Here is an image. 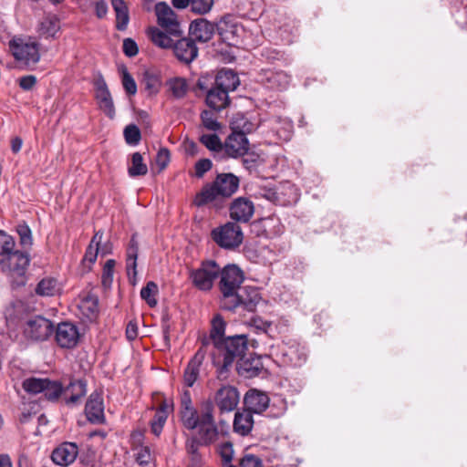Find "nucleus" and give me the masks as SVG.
<instances>
[{"label": "nucleus", "mask_w": 467, "mask_h": 467, "mask_svg": "<svg viewBox=\"0 0 467 467\" xmlns=\"http://www.w3.org/2000/svg\"><path fill=\"white\" fill-rule=\"evenodd\" d=\"M239 178L233 173L217 175L212 182L204 185L194 198L193 203L198 206L208 205L219 210L223 207L226 200L230 198L239 187Z\"/></svg>", "instance_id": "f03ea898"}, {"label": "nucleus", "mask_w": 467, "mask_h": 467, "mask_svg": "<svg viewBox=\"0 0 467 467\" xmlns=\"http://www.w3.org/2000/svg\"><path fill=\"white\" fill-rule=\"evenodd\" d=\"M234 298L229 301H222L223 306L228 310L243 307L244 310L253 312L261 300L258 291L254 288L239 289L234 294Z\"/></svg>", "instance_id": "9b49d317"}, {"label": "nucleus", "mask_w": 467, "mask_h": 467, "mask_svg": "<svg viewBox=\"0 0 467 467\" xmlns=\"http://www.w3.org/2000/svg\"><path fill=\"white\" fill-rule=\"evenodd\" d=\"M41 52H45L38 43L31 42V62L36 63L39 61Z\"/></svg>", "instance_id": "052dcab7"}, {"label": "nucleus", "mask_w": 467, "mask_h": 467, "mask_svg": "<svg viewBox=\"0 0 467 467\" xmlns=\"http://www.w3.org/2000/svg\"><path fill=\"white\" fill-rule=\"evenodd\" d=\"M206 104L216 111L225 109L229 104L228 93L216 85L207 91Z\"/></svg>", "instance_id": "bb28decb"}, {"label": "nucleus", "mask_w": 467, "mask_h": 467, "mask_svg": "<svg viewBox=\"0 0 467 467\" xmlns=\"http://www.w3.org/2000/svg\"><path fill=\"white\" fill-rule=\"evenodd\" d=\"M123 52L130 57H135L139 52L136 42L131 38H125L123 41Z\"/></svg>", "instance_id": "864d4df0"}, {"label": "nucleus", "mask_w": 467, "mask_h": 467, "mask_svg": "<svg viewBox=\"0 0 467 467\" xmlns=\"http://www.w3.org/2000/svg\"><path fill=\"white\" fill-rule=\"evenodd\" d=\"M125 140L128 144L136 145L140 140V131L135 125H129L124 130Z\"/></svg>", "instance_id": "09e8293b"}, {"label": "nucleus", "mask_w": 467, "mask_h": 467, "mask_svg": "<svg viewBox=\"0 0 467 467\" xmlns=\"http://www.w3.org/2000/svg\"><path fill=\"white\" fill-rule=\"evenodd\" d=\"M214 34V25L204 18L192 21L189 28V36L194 42L206 43L210 41Z\"/></svg>", "instance_id": "f3484780"}, {"label": "nucleus", "mask_w": 467, "mask_h": 467, "mask_svg": "<svg viewBox=\"0 0 467 467\" xmlns=\"http://www.w3.org/2000/svg\"><path fill=\"white\" fill-rule=\"evenodd\" d=\"M266 81L271 88H285L290 81L289 76L284 71L269 72Z\"/></svg>", "instance_id": "e433bc0d"}, {"label": "nucleus", "mask_w": 467, "mask_h": 467, "mask_svg": "<svg viewBox=\"0 0 467 467\" xmlns=\"http://www.w3.org/2000/svg\"><path fill=\"white\" fill-rule=\"evenodd\" d=\"M155 13L160 26L165 29L171 36L180 37L182 30L177 20L176 14L165 2H160L155 5Z\"/></svg>", "instance_id": "f8f14e48"}, {"label": "nucleus", "mask_w": 467, "mask_h": 467, "mask_svg": "<svg viewBox=\"0 0 467 467\" xmlns=\"http://www.w3.org/2000/svg\"><path fill=\"white\" fill-rule=\"evenodd\" d=\"M86 392V383L83 380L71 381L63 389L57 381L31 377V394L42 393L48 400H57L62 395L67 405H75Z\"/></svg>", "instance_id": "7ed1b4c3"}, {"label": "nucleus", "mask_w": 467, "mask_h": 467, "mask_svg": "<svg viewBox=\"0 0 467 467\" xmlns=\"http://www.w3.org/2000/svg\"><path fill=\"white\" fill-rule=\"evenodd\" d=\"M59 291L58 281L51 276L41 279L35 288V292L40 296H53Z\"/></svg>", "instance_id": "72a5a7b5"}, {"label": "nucleus", "mask_w": 467, "mask_h": 467, "mask_svg": "<svg viewBox=\"0 0 467 467\" xmlns=\"http://www.w3.org/2000/svg\"><path fill=\"white\" fill-rule=\"evenodd\" d=\"M239 84L240 81L238 76L231 69L220 70L214 80V85L219 88L225 90L227 93L235 90Z\"/></svg>", "instance_id": "cd10ccee"}, {"label": "nucleus", "mask_w": 467, "mask_h": 467, "mask_svg": "<svg viewBox=\"0 0 467 467\" xmlns=\"http://www.w3.org/2000/svg\"><path fill=\"white\" fill-rule=\"evenodd\" d=\"M17 234L20 236L21 244L29 243V226L26 223L17 226Z\"/></svg>", "instance_id": "13d9d810"}, {"label": "nucleus", "mask_w": 467, "mask_h": 467, "mask_svg": "<svg viewBox=\"0 0 467 467\" xmlns=\"http://www.w3.org/2000/svg\"><path fill=\"white\" fill-rule=\"evenodd\" d=\"M78 338V330L73 324L64 322L57 326L56 330V340L61 348H74L77 345Z\"/></svg>", "instance_id": "6ab92c4d"}, {"label": "nucleus", "mask_w": 467, "mask_h": 467, "mask_svg": "<svg viewBox=\"0 0 467 467\" xmlns=\"http://www.w3.org/2000/svg\"><path fill=\"white\" fill-rule=\"evenodd\" d=\"M53 330V325L48 319L41 316L31 319V340H46L52 335Z\"/></svg>", "instance_id": "5701e85b"}, {"label": "nucleus", "mask_w": 467, "mask_h": 467, "mask_svg": "<svg viewBox=\"0 0 467 467\" xmlns=\"http://www.w3.org/2000/svg\"><path fill=\"white\" fill-rule=\"evenodd\" d=\"M213 241L222 248L234 249L243 242V232L235 223H226L212 231Z\"/></svg>", "instance_id": "6e6552de"}, {"label": "nucleus", "mask_w": 467, "mask_h": 467, "mask_svg": "<svg viewBox=\"0 0 467 467\" xmlns=\"http://www.w3.org/2000/svg\"><path fill=\"white\" fill-rule=\"evenodd\" d=\"M239 392L232 386H222L215 393L214 403L222 413L235 410L239 403Z\"/></svg>", "instance_id": "ddd939ff"}, {"label": "nucleus", "mask_w": 467, "mask_h": 467, "mask_svg": "<svg viewBox=\"0 0 467 467\" xmlns=\"http://www.w3.org/2000/svg\"><path fill=\"white\" fill-rule=\"evenodd\" d=\"M111 5L116 14V28L124 31L129 24V9L124 0H111Z\"/></svg>", "instance_id": "473e14b6"}, {"label": "nucleus", "mask_w": 467, "mask_h": 467, "mask_svg": "<svg viewBox=\"0 0 467 467\" xmlns=\"http://www.w3.org/2000/svg\"><path fill=\"white\" fill-rule=\"evenodd\" d=\"M136 461L140 465H146L150 461V453L148 448H142L137 454Z\"/></svg>", "instance_id": "4d7b16f0"}, {"label": "nucleus", "mask_w": 467, "mask_h": 467, "mask_svg": "<svg viewBox=\"0 0 467 467\" xmlns=\"http://www.w3.org/2000/svg\"><path fill=\"white\" fill-rule=\"evenodd\" d=\"M212 168V161L209 159H202L195 164V175L202 178L205 172Z\"/></svg>", "instance_id": "5fc2aeb1"}, {"label": "nucleus", "mask_w": 467, "mask_h": 467, "mask_svg": "<svg viewBox=\"0 0 467 467\" xmlns=\"http://www.w3.org/2000/svg\"><path fill=\"white\" fill-rule=\"evenodd\" d=\"M213 5V0H191V11L194 14L208 13Z\"/></svg>", "instance_id": "de8ad7c7"}, {"label": "nucleus", "mask_w": 467, "mask_h": 467, "mask_svg": "<svg viewBox=\"0 0 467 467\" xmlns=\"http://www.w3.org/2000/svg\"><path fill=\"white\" fill-rule=\"evenodd\" d=\"M96 99L99 108L109 118L115 115V108L110 92L102 75H98L94 79Z\"/></svg>", "instance_id": "4468645a"}, {"label": "nucleus", "mask_w": 467, "mask_h": 467, "mask_svg": "<svg viewBox=\"0 0 467 467\" xmlns=\"http://www.w3.org/2000/svg\"><path fill=\"white\" fill-rule=\"evenodd\" d=\"M23 145V140L19 137H15L11 140V149L14 153H17Z\"/></svg>", "instance_id": "774afa93"}, {"label": "nucleus", "mask_w": 467, "mask_h": 467, "mask_svg": "<svg viewBox=\"0 0 467 467\" xmlns=\"http://www.w3.org/2000/svg\"><path fill=\"white\" fill-rule=\"evenodd\" d=\"M168 86L175 99H182L188 92L187 82L182 78H175L169 80Z\"/></svg>", "instance_id": "58836bf2"}, {"label": "nucleus", "mask_w": 467, "mask_h": 467, "mask_svg": "<svg viewBox=\"0 0 467 467\" xmlns=\"http://www.w3.org/2000/svg\"><path fill=\"white\" fill-rule=\"evenodd\" d=\"M220 288L223 294V301L232 300L234 294L240 289V285L244 281L243 272L234 265H228L222 270L220 269Z\"/></svg>", "instance_id": "1a4fd4ad"}, {"label": "nucleus", "mask_w": 467, "mask_h": 467, "mask_svg": "<svg viewBox=\"0 0 467 467\" xmlns=\"http://www.w3.org/2000/svg\"><path fill=\"white\" fill-rule=\"evenodd\" d=\"M78 307L83 317L93 320L96 318L99 311V299L91 294L84 295L78 305Z\"/></svg>", "instance_id": "c85d7f7f"}, {"label": "nucleus", "mask_w": 467, "mask_h": 467, "mask_svg": "<svg viewBox=\"0 0 467 467\" xmlns=\"http://www.w3.org/2000/svg\"><path fill=\"white\" fill-rule=\"evenodd\" d=\"M180 414L182 423L186 429L192 431L200 424L201 412L198 413L194 408L181 410Z\"/></svg>", "instance_id": "f704fd0d"}, {"label": "nucleus", "mask_w": 467, "mask_h": 467, "mask_svg": "<svg viewBox=\"0 0 467 467\" xmlns=\"http://www.w3.org/2000/svg\"><path fill=\"white\" fill-rule=\"evenodd\" d=\"M12 236L0 231V265L10 277L11 288L19 292L28 281L29 255L26 251L14 250Z\"/></svg>", "instance_id": "f257e3e1"}, {"label": "nucleus", "mask_w": 467, "mask_h": 467, "mask_svg": "<svg viewBox=\"0 0 467 467\" xmlns=\"http://www.w3.org/2000/svg\"><path fill=\"white\" fill-rule=\"evenodd\" d=\"M95 11L98 18H103L108 13V5L105 0H98L95 2Z\"/></svg>", "instance_id": "6e6d98bb"}, {"label": "nucleus", "mask_w": 467, "mask_h": 467, "mask_svg": "<svg viewBox=\"0 0 467 467\" xmlns=\"http://www.w3.org/2000/svg\"><path fill=\"white\" fill-rule=\"evenodd\" d=\"M254 426L253 415L249 410L237 411L234 420V430L243 436L247 435Z\"/></svg>", "instance_id": "c756f323"}, {"label": "nucleus", "mask_w": 467, "mask_h": 467, "mask_svg": "<svg viewBox=\"0 0 467 467\" xmlns=\"http://www.w3.org/2000/svg\"><path fill=\"white\" fill-rule=\"evenodd\" d=\"M85 412L88 420L96 424L104 422V406L101 396L99 393H92L86 404Z\"/></svg>", "instance_id": "4be33fe9"}, {"label": "nucleus", "mask_w": 467, "mask_h": 467, "mask_svg": "<svg viewBox=\"0 0 467 467\" xmlns=\"http://www.w3.org/2000/svg\"><path fill=\"white\" fill-rule=\"evenodd\" d=\"M78 448L73 442H64L52 452L53 462L61 466H68L77 458Z\"/></svg>", "instance_id": "412c9836"}, {"label": "nucleus", "mask_w": 467, "mask_h": 467, "mask_svg": "<svg viewBox=\"0 0 467 467\" xmlns=\"http://www.w3.org/2000/svg\"><path fill=\"white\" fill-rule=\"evenodd\" d=\"M225 326L226 324L221 315L214 316L212 320V327L209 337H204L202 339V348L204 347L208 348L219 341L226 339L224 337Z\"/></svg>", "instance_id": "393cba45"}, {"label": "nucleus", "mask_w": 467, "mask_h": 467, "mask_svg": "<svg viewBox=\"0 0 467 467\" xmlns=\"http://www.w3.org/2000/svg\"><path fill=\"white\" fill-rule=\"evenodd\" d=\"M59 29V21L56 16L45 17L38 26V32L42 36H53Z\"/></svg>", "instance_id": "4c0bfd02"}, {"label": "nucleus", "mask_w": 467, "mask_h": 467, "mask_svg": "<svg viewBox=\"0 0 467 467\" xmlns=\"http://www.w3.org/2000/svg\"><path fill=\"white\" fill-rule=\"evenodd\" d=\"M138 257V242L136 241L135 235L130 239L129 247L127 249V258L137 259Z\"/></svg>", "instance_id": "bf43d9fd"}, {"label": "nucleus", "mask_w": 467, "mask_h": 467, "mask_svg": "<svg viewBox=\"0 0 467 467\" xmlns=\"http://www.w3.org/2000/svg\"><path fill=\"white\" fill-rule=\"evenodd\" d=\"M5 317L10 328L26 332L29 326V304L27 299L16 298L5 307Z\"/></svg>", "instance_id": "0eeeda50"}, {"label": "nucleus", "mask_w": 467, "mask_h": 467, "mask_svg": "<svg viewBox=\"0 0 467 467\" xmlns=\"http://www.w3.org/2000/svg\"><path fill=\"white\" fill-rule=\"evenodd\" d=\"M171 160V154L168 149L161 148L159 150L156 155V164L159 167V171H163L169 164Z\"/></svg>", "instance_id": "8fccbe9b"}, {"label": "nucleus", "mask_w": 467, "mask_h": 467, "mask_svg": "<svg viewBox=\"0 0 467 467\" xmlns=\"http://www.w3.org/2000/svg\"><path fill=\"white\" fill-rule=\"evenodd\" d=\"M148 172V166L143 161L142 155L140 152H134L131 155L130 164L128 167V173L130 177L144 176Z\"/></svg>", "instance_id": "c9c22d12"}, {"label": "nucleus", "mask_w": 467, "mask_h": 467, "mask_svg": "<svg viewBox=\"0 0 467 467\" xmlns=\"http://www.w3.org/2000/svg\"><path fill=\"white\" fill-rule=\"evenodd\" d=\"M244 401L245 410H249L252 414L253 412L262 413L265 411L269 406L270 400L265 392L250 389L245 394Z\"/></svg>", "instance_id": "aec40b11"}, {"label": "nucleus", "mask_w": 467, "mask_h": 467, "mask_svg": "<svg viewBox=\"0 0 467 467\" xmlns=\"http://www.w3.org/2000/svg\"><path fill=\"white\" fill-rule=\"evenodd\" d=\"M263 196L272 202H279L277 192L274 190H271V189L265 190V192L263 193Z\"/></svg>", "instance_id": "338daca9"}, {"label": "nucleus", "mask_w": 467, "mask_h": 467, "mask_svg": "<svg viewBox=\"0 0 467 467\" xmlns=\"http://www.w3.org/2000/svg\"><path fill=\"white\" fill-rule=\"evenodd\" d=\"M210 348L213 365L217 368L219 378H226L228 368L248 350L247 340L243 336L227 337Z\"/></svg>", "instance_id": "20e7f679"}, {"label": "nucleus", "mask_w": 467, "mask_h": 467, "mask_svg": "<svg viewBox=\"0 0 467 467\" xmlns=\"http://www.w3.org/2000/svg\"><path fill=\"white\" fill-rule=\"evenodd\" d=\"M200 443L210 445L219 439V431L213 416V404L207 400L201 406V421L197 426Z\"/></svg>", "instance_id": "423d86ee"}, {"label": "nucleus", "mask_w": 467, "mask_h": 467, "mask_svg": "<svg viewBox=\"0 0 467 467\" xmlns=\"http://www.w3.org/2000/svg\"><path fill=\"white\" fill-rule=\"evenodd\" d=\"M157 292V285L154 282L150 281L147 283L146 286L141 289L140 296L142 299L146 300L150 306H154L157 304V300L155 298Z\"/></svg>", "instance_id": "79ce46f5"}, {"label": "nucleus", "mask_w": 467, "mask_h": 467, "mask_svg": "<svg viewBox=\"0 0 467 467\" xmlns=\"http://www.w3.org/2000/svg\"><path fill=\"white\" fill-rule=\"evenodd\" d=\"M198 442L196 441H192L187 443V451L190 453L192 457V461L195 462H198L200 460L199 454L197 452L198 451Z\"/></svg>", "instance_id": "680f3d73"}, {"label": "nucleus", "mask_w": 467, "mask_h": 467, "mask_svg": "<svg viewBox=\"0 0 467 467\" xmlns=\"http://www.w3.org/2000/svg\"><path fill=\"white\" fill-rule=\"evenodd\" d=\"M240 467H263L261 459L254 454L244 455L239 463Z\"/></svg>", "instance_id": "603ef678"}, {"label": "nucleus", "mask_w": 467, "mask_h": 467, "mask_svg": "<svg viewBox=\"0 0 467 467\" xmlns=\"http://www.w3.org/2000/svg\"><path fill=\"white\" fill-rule=\"evenodd\" d=\"M202 126L212 131L220 130L221 124L217 121L214 113L211 110H203L201 114Z\"/></svg>", "instance_id": "37998d69"}, {"label": "nucleus", "mask_w": 467, "mask_h": 467, "mask_svg": "<svg viewBox=\"0 0 467 467\" xmlns=\"http://www.w3.org/2000/svg\"><path fill=\"white\" fill-rule=\"evenodd\" d=\"M230 217L239 223H247L254 213V205L245 197L234 199L229 208Z\"/></svg>", "instance_id": "dca6fc26"}, {"label": "nucleus", "mask_w": 467, "mask_h": 467, "mask_svg": "<svg viewBox=\"0 0 467 467\" xmlns=\"http://www.w3.org/2000/svg\"><path fill=\"white\" fill-rule=\"evenodd\" d=\"M103 233L101 231H98L93 235L82 259V266L85 272H88L91 270L92 265L96 262L98 254L100 250V244L102 241Z\"/></svg>", "instance_id": "a878e982"}, {"label": "nucleus", "mask_w": 467, "mask_h": 467, "mask_svg": "<svg viewBox=\"0 0 467 467\" xmlns=\"http://www.w3.org/2000/svg\"><path fill=\"white\" fill-rule=\"evenodd\" d=\"M121 75L122 85L126 93L130 96L135 95L137 93V84L125 67L121 68Z\"/></svg>", "instance_id": "a18cd8bd"}, {"label": "nucleus", "mask_w": 467, "mask_h": 467, "mask_svg": "<svg viewBox=\"0 0 467 467\" xmlns=\"http://www.w3.org/2000/svg\"><path fill=\"white\" fill-rule=\"evenodd\" d=\"M219 453L222 457V460L224 462L225 465L231 464V462L234 457L233 444L229 441L223 443L219 447Z\"/></svg>", "instance_id": "3c124183"}, {"label": "nucleus", "mask_w": 467, "mask_h": 467, "mask_svg": "<svg viewBox=\"0 0 467 467\" xmlns=\"http://www.w3.org/2000/svg\"><path fill=\"white\" fill-rule=\"evenodd\" d=\"M115 264L113 259H109L104 265L101 275V282L104 287L108 288L112 284Z\"/></svg>", "instance_id": "49530a36"}, {"label": "nucleus", "mask_w": 467, "mask_h": 467, "mask_svg": "<svg viewBox=\"0 0 467 467\" xmlns=\"http://www.w3.org/2000/svg\"><path fill=\"white\" fill-rule=\"evenodd\" d=\"M172 49L177 59L185 64L192 63L199 52L196 43L190 36L176 39Z\"/></svg>", "instance_id": "2eb2a0df"}, {"label": "nucleus", "mask_w": 467, "mask_h": 467, "mask_svg": "<svg viewBox=\"0 0 467 467\" xmlns=\"http://www.w3.org/2000/svg\"><path fill=\"white\" fill-rule=\"evenodd\" d=\"M142 85L150 95H154L159 92L161 80L157 75L146 71L143 74Z\"/></svg>", "instance_id": "ea45409f"}, {"label": "nucleus", "mask_w": 467, "mask_h": 467, "mask_svg": "<svg viewBox=\"0 0 467 467\" xmlns=\"http://www.w3.org/2000/svg\"><path fill=\"white\" fill-rule=\"evenodd\" d=\"M220 274V266L214 261H207L195 270L191 271L190 278L199 290L208 291Z\"/></svg>", "instance_id": "9d476101"}, {"label": "nucleus", "mask_w": 467, "mask_h": 467, "mask_svg": "<svg viewBox=\"0 0 467 467\" xmlns=\"http://www.w3.org/2000/svg\"><path fill=\"white\" fill-rule=\"evenodd\" d=\"M186 408H193L189 391H185L183 393L181 400V410H184Z\"/></svg>", "instance_id": "69168bd1"}, {"label": "nucleus", "mask_w": 467, "mask_h": 467, "mask_svg": "<svg viewBox=\"0 0 467 467\" xmlns=\"http://www.w3.org/2000/svg\"><path fill=\"white\" fill-rule=\"evenodd\" d=\"M200 141L210 150L219 151L223 148L216 134H203L201 136Z\"/></svg>", "instance_id": "c03bdc74"}, {"label": "nucleus", "mask_w": 467, "mask_h": 467, "mask_svg": "<svg viewBox=\"0 0 467 467\" xmlns=\"http://www.w3.org/2000/svg\"><path fill=\"white\" fill-rule=\"evenodd\" d=\"M168 412L165 410H157L151 422H150V430L151 432L160 436L162 431L163 426L167 420Z\"/></svg>", "instance_id": "a19ab883"}, {"label": "nucleus", "mask_w": 467, "mask_h": 467, "mask_svg": "<svg viewBox=\"0 0 467 467\" xmlns=\"http://www.w3.org/2000/svg\"><path fill=\"white\" fill-rule=\"evenodd\" d=\"M126 336L129 340H133L138 337V326L135 322L130 321L126 327Z\"/></svg>", "instance_id": "e2e57ef3"}, {"label": "nucleus", "mask_w": 467, "mask_h": 467, "mask_svg": "<svg viewBox=\"0 0 467 467\" xmlns=\"http://www.w3.org/2000/svg\"><path fill=\"white\" fill-rule=\"evenodd\" d=\"M9 49L14 57L18 61L27 64L29 59V43L18 36H14L9 42Z\"/></svg>", "instance_id": "2f4dec72"}, {"label": "nucleus", "mask_w": 467, "mask_h": 467, "mask_svg": "<svg viewBox=\"0 0 467 467\" xmlns=\"http://www.w3.org/2000/svg\"><path fill=\"white\" fill-rule=\"evenodd\" d=\"M243 164L245 169L252 171L256 166V158L254 154H250L247 157L243 159Z\"/></svg>", "instance_id": "0e129e2a"}, {"label": "nucleus", "mask_w": 467, "mask_h": 467, "mask_svg": "<svg viewBox=\"0 0 467 467\" xmlns=\"http://www.w3.org/2000/svg\"><path fill=\"white\" fill-rule=\"evenodd\" d=\"M233 132L225 140L223 149L232 158L244 156L248 151L249 142L245 133L253 130V124L244 120L243 124L233 123Z\"/></svg>", "instance_id": "39448f33"}, {"label": "nucleus", "mask_w": 467, "mask_h": 467, "mask_svg": "<svg viewBox=\"0 0 467 467\" xmlns=\"http://www.w3.org/2000/svg\"><path fill=\"white\" fill-rule=\"evenodd\" d=\"M203 358L204 351L202 348H201L190 360L184 370L183 382L187 387H192L196 382L200 374V368L202 364Z\"/></svg>", "instance_id": "b1692460"}, {"label": "nucleus", "mask_w": 467, "mask_h": 467, "mask_svg": "<svg viewBox=\"0 0 467 467\" xmlns=\"http://www.w3.org/2000/svg\"><path fill=\"white\" fill-rule=\"evenodd\" d=\"M262 369L261 359L254 357L252 353H247V351L236 363L238 374L247 379L258 376Z\"/></svg>", "instance_id": "a211bd4d"}, {"label": "nucleus", "mask_w": 467, "mask_h": 467, "mask_svg": "<svg viewBox=\"0 0 467 467\" xmlns=\"http://www.w3.org/2000/svg\"><path fill=\"white\" fill-rule=\"evenodd\" d=\"M148 36L152 41L154 45L161 48H172L176 37L175 36H171L167 31L163 32L157 27H150L148 30Z\"/></svg>", "instance_id": "7c9ffc66"}]
</instances>
